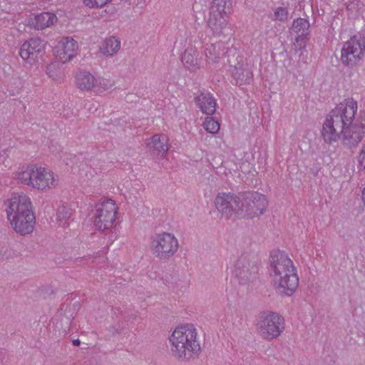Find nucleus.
<instances>
[{
  "instance_id": "f257e3e1",
  "label": "nucleus",
  "mask_w": 365,
  "mask_h": 365,
  "mask_svg": "<svg viewBox=\"0 0 365 365\" xmlns=\"http://www.w3.org/2000/svg\"><path fill=\"white\" fill-rule=\"evenodd\" d=\"M358 103L346 98L338 103L325 117L321 136L325 143L341 140L348 148L356 147L365 136V110L358 113Z\"/></svg>"
},
{
  "instance_id": "f03ea898",
  "label": "nucleus",
  "mask_w": 365,
  "mask_h": 365,
  "mask_svg": "<svg viewBox=\"0 0 365 365\" xmlns=\"http://www.w3.org/2000/svg\"><path fill=\"white\" fill-rule=\"evenodd\" d=\"M269 274L274 287L282 294L292 296L299 285L297 269L287 254L273 250L269 257Z\"/></svg>"
},
{
  "instance_id": "7ed1b4c3",
  "label": "nucleus",
  "mask_w": 365,
  "mask_h": 365,
  "mask_svg": "<svg viewBox=\"0 0 365 365\" xmlns=\"http://www.w3.org/2000/svg\"><path fill=\"white\" fill-rule=\"evenodd\" d=\"M6 218L14 231L21 235L31 234L36 223L29 196L24 192L14 193L5 202Z\"/></svg>"
},
{
  "instance_id": "20e7f679",
  "label": "nucleus",
  "mask_w": 365,
  "mask_h": 365,
  "mask_svg": "<svg viewBox=\"0 0 365 365\" xmlns=\"http://www.w3.org/2000/svg\"><path fill=\"white\" fill-rule=\"evenodd\" d=\"M12 178L18 184L40 192L56 189L60 183L55 172L35 163L20 165L13 173Z\"/></svg>"
},
{
  "instance_id": "39448f33",
  "label": "nucleus",
  "mask_w": 365,
  "mask_h": 365,
  "mask_svg": "<svg viewBox=\"0 0 365 365\" xmlns=\"http://www.w3.org/2000/svg\"><path fill=\"white\" fill-rule=\"evenodd\" d=\"M169 342L173 355L181 361L194 359L201 350L200 336L192 324L175 327L169 337Z\"/></svg>"
},
{
  "instance_id": "423d86ee",
  "label": "nucleus",
  "mask_w": 365,
  "mask_h": 365,
  "mask_svg": "<svg viewBox=\"0 0 365 365\" xmlns=\"http://www.w3.org/2000/svg\"><path fill=\"white\" fill-rule=\"evenodd\" d=\"M267 205V198L263 194L255 192L240 196L237 218L250 220L259 217L264 214Z\"/></svg>"
},
{
  "instance_id": "0eeeda50",
  "label": "nucleus",
  "mask_w": 365,
  "mask_h": 365,
  "mask_svg": "<svg viewBox=\"0 0 365 365\" xmlns=\"http://www.w3.org/2000/svg\"><path fill=\"white\" fill-rule=\"evenodd\" d=\"M118 206L111 199L97 203L92 211V219L95 227L99 231L110 229L116 222Z\"/></svg>"
},
{
  "instance_id": "6e6552de",
  "label": "nucleus",
  "mask_w": 365,
  "mask_h": 365,
  "mask_svg": "<svg viewBox=\"0 0 365 365\" xmlns=\"http://www.w3.org/2000/svg\"><path fill=\"white\" fill-rule=\"evenodd\" d=\"M76 87L82 92L92 91L96 95H101L110 89L113 84L110 80L96 76L89 71L79 70L74 76Z\"/></svg>"
},
{
  "instance_id": "1a4fd4ad",
  "label": "nucleus",
  "mask_w": 365,
  "mask_h": 365,
  "mask_svg": "<svg viewBox=\"0 0 365 365\" xmlns=\"http://www.w3.org/2000/svg\"><path fill=\"white\" fill-rule=\"evenodd\" d=\"M257 329L263 339H276L284 331V319L277 312H262L257 319Z\"/></svg>"
},
{
  "instance_id": "9d476101",
  "label": "nucleus",
  "mask_w": 365,
  "mask_h": 365,
  "mask_svg": "<svg viewBox=\"0 0 365 365\" xmlns=\"http://www.w3.org/2000/svg\"><path fill=\"white\" fill-rule=\"evenodd\" d=\"M365 41L358 36L345 41L341 49V61L346 66H355L364 56Z\"/></svg>"
},
{
  "instance_id": "9b49d317",
  "label": "nucleus",
  "mask_w": 365,
  "mask_h": 365,
  "mask_svg": "<svg viewBox=\"0 0 365 365\" xmlns=\"http://www.w3.org/2000/svg\"><path fill=\"white\" fill-rule=\"evenodd\" d=\"M178 247V240L175 235L165 232L154 235L150 242L151 250L161 259L173 256Z\"/></svg>"
},
{
  "instance_id": "f8f14e48",
  "label": "nucleus",
  "mask_w": 365,
  "mask_h": 365,
  "mask_svg": "<svg viewBox=\"0 0 365 365\" xmlns=\"http://www.w3.org/2000/svg\"><path fill=\"white\" fill-rule=\"evenodd\" d=\"M230 0H213L210 9L207 25L214 35L224 32L227 25V16L225 11Z\"/></svg>"
},
{
  "instance_id": "ddd939ff",
  "label": "nucleus",
  "mask_w": 365,
  "mask_h": 365,
  "mask_svg": "<svg viewBox=\"0 0 365 365\" xmlns=\"http://www.w3.org/2000/svg\"><path fill=\"white\" fill-rule=\"evenodd\" d=\"M240 203V196L231 192H220L214 200V205L220 217L230 220L237 218V209Z\"/></svg>"
},
{
  "instance_id": "4468645a",
  "label": "nucleus",
  "mask_w": 365,
  "mask_h": 365,
  "mask_svg": "<svg viewBox=\"0 0 365 365\" xmlns=\"http://www.w3.org/2000/svg\"><path fill=\"white\" fill-rule=\"evenodd\" d=\"M45 49L44 41L39 38H31L21 45L19 55L25 63L34 65L44 54Z\"/></svg>"
},
{
  "instance_id": "2eb2a0df",
  "label": "nucleus",
  "mask_w": 365,
  "mask_h": 365,
  "mask_svg": "<svg viewBox=\"0 0 365 365\" xmlns=\"http://www.w3.org/2000/svg\"><path fill=\"white\" fill-rule=\"evenodd\" d=\"M258 267L255 262H250L247 257L242 256L234 264L232 274L240 284H247L255 278Z\"/></svg>"
},
{
  "instance_id": "dca6fc26",
  "label": "nucleus",
  "mask_w": 365,
  "mask_h": 365,
  "mask_svg": "<svg viewBox=\"0 0 365 365\" xmlns=\"http://www.w3.org/2000/svg\"><path fill=\"white\" fill-rule=\"evenodd\" d=\"M79 46L76 40L71 36L62 37L57 43L54 52L63 63L72 61L78 53Z\"/></svg>"
},
{
  "instance_id": "f3484780",
  "label": "nucleus",
  "mask_w": 365,
  "mask_h": 365,
  "mask_svg": "<svg viewBox=\"0 0 365 365\" xmlns=\"http://www.w3.org/2000/svg\"><path fill=\"white\" fill-rule=\"evenodd\" d=\"M309 22L305 19L299 18L294 20L292 30L296 34L293 45L295 51L306 48L309 41Z\"/></svg>"
},
{
  "instance_id": "a211bd4d",
  "label": "nucleus",
  "mask_w": 365,
  "mask_h": 365,
  "mask_svg": "<svg viewBox=\"0 0 365 365\" xmlns=\"http://www.w3.org/2000/svg\"><path fill=\"white\" fill-rule=\"evenodd\" d=\"M58 21L56 15L52 12L32 14L29 18V24L37 30H43L53 26Z\"/></svg>"
},
{
  "instance_id": "6ab92c4d",
  "label": "nucleus",
  "mask_w": 365,
  "mask_h": 365,
  "mask_svg": "<svg viewBox=\"0 0 365 365\" xmlns=\"http://www.w3.org/2000/svg\"><path fill=\"white\" fill-rule=\"evenodd\" d=\"M168 138L166 135L155 134L146 140L148 149L152 153L164 155L170 148Z\"/></svg>"
},
{
  "instance_id": "aec40b11",
  "label": "nucleus",
  "mask_w": 365,
  "mask_h": 365,
  "mask_svg": "<svg viewBox=\"0 0 365 365\" xmlns=\"http://www.w3.org/2000/svg\"><path fill=\"white\" fill-rule=\"evenodd\" d=\"M232 76L239 85L250 84L252 80V71L245 62H238L232 70Z\"/></svg>"
},
{
  "instance_id": "412c9836",
  "label": "nucleus",
  "mask_w": 365,
  "mask_h": 365,
  "mask_svg": "<svg viewBox=\"0 0 365 365\" xmlns=\"http://www.w3.org/2000/svg\"><path fill=\"white\" fill-rule=\"evenodd\" d=\"M121 41L115 36L105 38L99 46V53L105 57L114 56L120 49Z\"/></svg>"
},
{
  "instance_id": "4be33fe9",
  "label": "nucleus",
  "mask_w": 365,
  "mask_h": 365,
  "mask_svg": "<svg viewBox=\"0 0 365 365\" xmlns=\"http://www.w3.org/2000/svg\"><path fill=\"white\" fill-rule=\"evenodd\" d=\"M195 103L205 114L212 115L216 110V100L210 93H200L195 98Z\"/></svg>"
},
{
  "instance_id": "5701e85b",
  "label": "nucleus",
  "mask_w": 365,
  "mask_h": 365,
  "mask_svg": "<svg viewBox=\"0 0 365 365\" xmlns=\"http://www.w3.org/2000/svg\"><path fill=\"white\" fill-rule=\"evenodd\" d=\"M198 52L195 48H187L182 56L181 61L184 66L190 71H196L202 66V59L198 58Z\"/></svg>"
},
{
  "instance_id": "b1692460",
  "label": "nucleus",
  "mask_w": 365,
  "mask_h": 365,
  "mask_svg": "<svg viewBox=\"0 0 365 365\" xmlns=\"http://www.w3.org/2000/svg\"><path fill=\"white\" fill-rule=\"evenodd\" d=\"M46 73L56 83L61 84L66 78L65 68L63 63L52 62L46 67Z\"/></svg>"
},
{
  "instance_id": "393cba45",
  "label": "nucleus",
  "mask_w": 365,
  "mask_h": 365,
  "mask_svg": "<svg viewBox=\"0 0 365 365\" xmlns=\"http://www.w3.org/2000/svg\"><path fill=\"white\" fill-rule=\"evenodd\" d=\"M222 47V44L219 42L206 46L204 54L206 57V61L209 64H213L217 62L218 59H220L224 54Z\"/></svg>"
},
{
  "instance_id": "a878e982",
  "label": "nucleus",
  "mask_w": 365,
  "mask_h": 365,
  "mask_svg": "<svg viewBox=\"0 0 365 365\" xmlns=\"http://www.w3.org/2000/svg\"><path fill=\"white\" fill-rule=\"evenodd\" d=\"M72 215L71 208L67 205H62L56 210V220L59 227H67Z\"/></svg>"
},
{
  "instance_id": "bb28decb",
  "label": "nucleus",
  "mask_w": 365,
  "mask_h": 365,
  "mask_svg": "<svg viewBox=\"0 0 365 365\" xmlns=\"http://www.w3.org/2000/svg\"><path fill=\"white\" fill-rule=\"evenodd\" d=\"M289 19L288 5L282 4L272 9V19L278 21H287Z\"/></svg>"
},
{
  "instance_id": "cd10ccee",
  "label": "nucleus",
  "mask_w": 365,
  "mask_h": 365,
  "mask_svg": "<svg viewBox=\"0 0 365 365\" xmlns=\"http://www.w3.org/2000/svg\"><path fill=\"white\" fill-rule=\"evenodd\" d=\"M202 125L207 133L211 134L217 133L220 128V123L213 117H206Z\"/></svg>"
},
{
  "instance_id": "c85d7f7f",
  "label": "nucleus",
  "mask_w": 365,
  "mask_h": 365,
  "mask_svg": "<svg viewBox=\"0 0 365 365\" xmlns=\"http://www.w3.org/2000/svg\"><path fill=\"white\" fill-rule=\"evenodd\" d=\"M356 160L359 171L365 173V143L361 147Z\"/></svg>"
},
{
  "instance_id": "c756f323",
  "label": "nucleus",
  "mask_w": 365,
  "mask_h": 365,
  "mask_svg": "<svg viewBox=\"0 0 365 365\" xmlns=\"http://www.w3.org/2000/svg\"><path fill=\"white\" fill-rule=\"evenodd\" d=\"M110 1L111 0H83V4L90 9H97L103 7Z\"/></svg>"
},
{
  "instance_id": "7c9ffc66",
  "label": "nucleus",
  "mask_w": 365,
  "mask_h": 365,
  "mask_svg": "<svg viewBox=\"0 0 365 365\" xmlns=\"http://www.w3.org/2000/svg\"><path fill=\"white\" fill-rule=\"evenodd\" d=\"M346 9L351 16H356L362 9V4L358 0H354L347 4Z\"/></svg>"
},
{
  "instance_id": "2f4dec72",
  "label": "nucleus",
  "mask_w": 365,
  "mask_h": 365,
  "mask_svg": "<svg viewBox=\"0 0 365 365\" xmlns=\"http://www.w3.org/2000/svg\"><path fill=\"white\" fill-rule=\"evenodd\" d=\"M361 199L364 202V204L365 205V187L363 188L362 190V192H361Z\"/></svg>"
},
{
  "instance_id": "473e14b6",
  "label": "nucleus",
  "mask_w": 365,
  "mask_h": 365,
  "mask_svg": "<svg viewBox=\"0 0 365 365\" xmlns=\"http://www.w3.org/2000/svg\"><path fill=\"white\" fill-rule=\"evenodd\" d=\"M80 344H81V341L79 339H75L73 341V344L74 346H78V345H80Z\"/></svg>"
}]
</instances>
